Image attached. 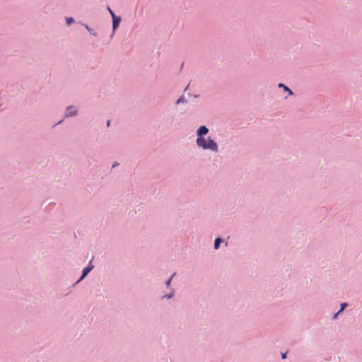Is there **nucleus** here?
Returning a JSON list of instances; mask_svg holds the SVG:
<instances>
[{"label":"nucleus","instance_id":"obj_1","mask_svg":"<svg viewBox=\"0 0 362 362\" xmlns=\"http://www.w3.org/2000/svg\"><path fill=\"white\" fill-rule=\"evenodd\" d=\"M197 146L204 150H210L215 153L218 151V144L211 136H208L200 141H197Z\"/></svg>","mask_w":362,"mask_h":362},{"label":"nucleus","instance_id":"obj_2","mask_svg":"<svg viewBox=\"0 0 362 362\" xmlns=\"http://www.w3.org/2000/svg\"><path fill=\"white\" fill-rule=\"evenodd\" d=\"M209 129L206 125H202L200 126L196 132L197 134V141H200L202 139H205V136L209 133Z\"/></svg>","mask_w":362,"mask_h":362},{"label":"nucleus","instance_id":"obj_3","mask_svg":"<svg viewBox=\"0 0 362 362\" xmlns=\"http://www.w3.org/2000/svg\"><path fill=\"white\" fill-rule=\"evenodd\" d=\"M93 259V257L88 262V265L83 269L81 276L79 277V279L76 281V282L74 284L79 283L83 279H85L88 276V274L91 272V270L94 268V265L92 263Z\"/></svg>","mask_w":362,"mask_h":362},{"label":"nucleus","instance_id":"obj_4","mask_svg":"<svg viewBox=\"0 0 362 362\" xmlns=\"http://www.w3.org/2000/svg\"><path fill=\"white\" fill-rule=\"evenodd\" d=\"M112 33L111 37H112L116 31V30L119 28V24L122 21V18L119 16H116L115 13H112Z\"/></svg>","mask_w":362,"mask_h":362},{"label":"nucleus","instance_id":"obj_5","mask_svg":"<svg viewBox=\"0 0 362 362\" xmlns=\"http://www.w3.org/2000/svg\"><path fill=\"white\" fill-rule=\"evenodd\" d=\"M78 112L77 110L74 109V105H69L66 107L64 118L73 117L77 116Z\"/></svg>","mask_w":362,"mask_h":362},{"label":"nucleus","instance_id":"obj_6","mask_svg":"<svg viewBox=\"0 0 362 362\" xmlns=\"http://www.w3.org/2000/svg\"><path fill=\"white\" fill-rule=\"evenodd\" d=\"M168 288L169 290L168 293L160 296V300H165V299L169 300V299H172L175 297V289L174 288H173L172 286H170V288Z\"/></svg>","mask_w":362,"mask_h":362},{"label":"nucleus","instance_id":"obj_7","mask_svg":"<svg viewBox=\"0 0 362 362\" xmlns=\"http://www.w3.org/2000/svg\"><path fill=\"white\" fill-rule=\"evenodd\" d=\"M278 87H279V88H282L284 89V92H287V93H288V95H294L293 91V90L289 88V87H288L287 86H286V85H285L284 83H279L278 84Z\"/></svg>","mask_w":362,"mask_h":362},{"label":"nucleus","instance_id":"obj_8","mask_svg":"<svg viewBox=\"0 0 362 362\" xmlns=\"http://www.w3.org/2000/svg\"><path fill=\"white\" fill-rule=\"evenodd\" d=\"M224 242V239L221 237H217L214 240V249L217 250L220 247V245Z\"/></svg>","mask_w":362,"mask_h":362},{"label":"nucleus","instance_id":"obj_9","mask_svg":"<svg viewBox=\"0 0 362 362\" xmlns=\"http://www.w3.org/2000/svg\"><path fill=\"white\" fill-rule=\"evenodd\" d=\"M79 23L81 24L83 26H84L85 28L90 33V34L91 35H93L94 37L97 36V33L92 28H90L88 24L83 23L82 22H80Z\"/></svg>","mask_w":362,"mask_h":362},{"label":"nucleus","instance_id":"obj_10","mask_svg":"<svg viewBox=\"0 0 362 362\" xmlns=\"http://www.w3.org/2000/svg\"><path fill=\"white\" fill-rule=\"evenodd\" d=\"M177 273L174 272L165 281V285L166 288H170L171 286L172 281L173 278L176 276Z\"/></svg>","mask_w":362,"mask_h":362},{"label":"nucleus","instance_id":"obj_11","mask_svg":"<svg viewBox=\"0 0 362 362\" xmlns=\"http://www.w3.org/2000/svg\"><path fill=\"white\" fill-rule=\"evenodd\" d=\"M187 102V100H186V98H185L184 95H182L180 96L177 100H176V103L175 104L176 105H179V104H181V103H186Z\"/></svg>","mask_w":362,"mask_h":362},{"label":"nucleus","instance_id":"obj_12","mask_svg":"<svg viewBox=\"0 0 362 362\" xmlns=\"http://www.w3.org/2000/svg\"><path fill=\"white\" fill-rule=\"evenodd\" d=\"M65 21L68 26L71 25L75 22V20L73 17H66Z\"/></svg>","mask_w":362,"mask_h":362},{"label":"nucleus","instance_id":"obj_13","mask_svg":"<svg viewBox=\"0 0 362 362\" xmlns=\"http://www.w3.org/2000/svg\"><path fill=\"white\" fill-rule=\"evenodd\" d=\"M349 306L348 303L344 302L340 304L339 312H343Z\"/></svg>","mask_w":362,"mask_h":362},{"label":"nucleus","instance_id":"obj_14","mask_svg":"<svg viewBox=\"0 0 362 362\" xmlns=\"http://www.w3.org/2000/svg\"><path fill=\"white\" fill-rule=\"evenodd\" d=\"M340 313H341V312H339V310L337 313H334V315H333V316H332V320H337V317H338V316H339V315Z\"/></svg>","mask_w":362,"mask_h":362},{"label":"nucleus","instance_id":"obj_15","mask_svg":"<svg viewBox=\"0 0 362 362\" xmlns=\"http://www.w3.org/2000/svg\"><path fill=\"white\" fill-rule=\"evenodd\" d=\"M281 358L283 360H284L287 358V352H284V353L281 352Z\"/></svg>","mask_w":362,"mask_h":362},{"label":"nucleus","instance_id":"obj_16","mask_svg":"<svg viewBox=\"0 0 362 362\" xmlns=\"http://www.w3.org/2000/svg\"><path fill=\"white\" fill-rule=\"evenodd\" d=\"M107 9L109 11L111 16L112 17V13H114V11L110 8V7L109 6H107Z\"/></svg>","mask_w":362,"mask_h":362},{"label":"nucleus","instance_id":"obj_17","mask_svg":"<svg viewBox=\"0 0 362 362\" xmlns=\"http://www.w3.org/2000/svg\"><path fill=\"white\" fill-rule=\"evenodd\" d=\"M119 165V163L118 162H115L112 164V168H115L117 167Z\"/></svg>","mask_w":362,"mask_h":362},{"label":"nucleus","instance_id":"obj_18","mask_svg":"<svg viewBox=\"0 0 362 362\" xmlns=\"http://www.w3.org/2000/svg\"><path fill=\"white\" fill-rule=\"evenodd\" d=\"M110 124H111V121H110V119H108V120L106 122V126H107V127H110Z\"/></svg>","mask_w":362,"mask_h":362},{"label":"nucleus","instance_id":"obj_19","mask_svg":"<svg viewBox=\"0 0 362 362\" xmlns=\"http://www.w3.org/2000/svg\"><path fill=\"white\" fill-rule=\"evenodd\" d=\"M63 120H64V119H61L59 122H58L57 124H55L54 125V127H55V126H57V125H58V124H61V123L63 122Z\"/></svg>","mask_w":362,"mask_h":362},{"label":"nucleus","instance_id":"obj_20","mask_svg":"<svg viewBox=\"0 0 362 362\" xmlns=\"http://www.w3.org/2000/svg\"><path fill=\"white\" fill-rule=\"evenodd\" d=\"M199 95H194V98H198Z\"/></svg>","mask_w":362,"mask_h":362}]
</instances>
